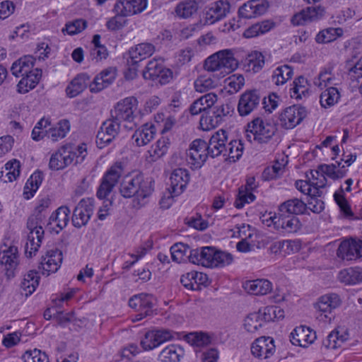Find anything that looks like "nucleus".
I'll return each mask as SVG.
<instances>
[{"label": "nucleus", "instance_id": "nucleus-1", "mask_svg": "<svg viewBox=\"0 0 362 362\" xmlns=\"http://www.w3.org/2000/svg\"><path fill=\"white\" fill-rule=\"evenodd\" d=\"M154 185L153 179L145 178L138 172H132L123 176L119 191L124 197H134L133 206L141 208L146 204L153 194Z\"/></svg>", "mask_w": 362, "mask_h": 362}, {"label": "nucleus", "instance_id": "nucleus-2", "mask_svg": "<svg viewBox=\"0 0 362 362\" xmlns=\"http://www.w3.org/2000/svg\"><path fill=\"white\" fill-rule=\"evenodd\" d=\"M233 255L227 252L206 246L192 250L189 254V262L208 268H221L230 264Z\"/></svg>", "mask_w": 362, "mask_h": 362}, {"label": "nucleus", "instance_id": "nucleus-3", "mask_svg": "<svg viewBox=\"0 0 362 362\" xmlns=\"http://www.w3.org/2000/svg\"><path fill=\"white\" fill-rule=\"evenodd\" d=\"M203 67L208 72H218L221 78L237 70L239 67V62L232 49H225L206 57Z\"/></svg>", "mask_w": 362, "mask_h": 362}, {"label": "nucleus", "instance_id": "nucleus-4", "mask_svg": "<svg viewBox=\"0 0 362 362\" xmlns=\"http://www.w3.org/2000/svg\"><path fill=\"white\" fill-rule=\"evenodd\" d=\"M70 130L71 124L66 119H60L55 124H52L49 118L42 117L34 127L31 137L36 141L47 137L55 142L65 138Z\"/></svg>", "mask_w": 362, "mask_h": 362}, {"label": "nucleus", "instance_id": "nucleus-5", "mask_svg": "<svg viewBox=\"0 0 362 362\" xmlns=\"http://www.w3.org/2000/svg\"><path fill=\"white\" fill-rule=\"evenodd\" d=\"M276 132L274 122L267 118L256 117L245 127V135L250 141L259 144L267 143Z\"/></svg>", "mask_w": 362, "mask_h": 362}, {"label": "nucleus", "instance_id": "nucleus-6", "mask_svg": "<svg viewBox=\"0 0 362 362\" xmlns=\"http://www.w3.org/2000/svg\"><path fill=\"white\" fill-rule=\"evenodd\" d=\"M308 109L301 105H292L281 110L278 120L284 129H293L299 125L308 116Z\"/></svg>", "mask_w": 362, "mask_h": 362}, {"label": "nucleus", "instance_id": "nucleus-7", "mask_svg": "<svg viewBox=\"0 0 362 362\" xmlns=\"http://www.w3.org/2000/svg\"><path fill=\"white\" fill-rule=\"evenodd\" d=\"M207 147V142L202 139H197L191 142L187 151L186 160L192 170H199L205 164L209 155Z\"/></svg>", "mask_w": 362, "mask_h": 362}, {"label": "nucleus", "instance_id": "nucleus-8", "mask_svg": "<svg viewBox=\"0 0 362 362\" xmlns=\"http://www.w3.org/2000/svg\"><path fill=\"white\" fill-rule=\"evenodd\" d=\"M306 180H297L296 187L303 194L309 197H320V189L326 185V180L322 175H319L318 170H310L306 173Z\"/></svg>", "mask_w": 362, "mask_h": 362}, {"label": "nucleus", "instance_id": "nucleus-9", "mask_svg": "<svg viewBox=\"0 0 362 362\" xmlns=\"http://www.w3.org/2000/svg\"><path fill=\"white\" fill-rule=\"evenodd\" d=\"M111 114L117 120L133 122L139 114L137 99L127 97L120 100L114 106Z\"/></svg>", "mask_w": 362, "mask_h": 362}, {"label": "nucleus", "instance_id": "nucleus-10", "mask_svg": "<svg viewBox=\"0 0 362 362\" xmlns=\"http://www.w3.org/2000/svg\"><path fill=\"white\" fill-rule=\"evenodd\" d=\"M76 290L72 288L67 292L61 293L56 295L52 298L54 308L57 309V314L53 317L57 320L58 325L62 327H66L73 320L74 315L72 312L64 313L61 309L64 308L65 305H68L69 301L74 297Z\"/></svg>", "mask_w": 362, "mask_h": 362}, {"label": "nucleus", "instance_id": "nucleus-11", "mask_svg": "<svg viewBox=\"0 0 362 362\" xmlns=\"http://www.w3.org/2000/svg\"><path fill=\"white\" fill-rule=\"evenodd\" d=\"M155 303L156 298L153 295L141 293L133 296L129 300V305L138 312L134 320L139 321L151 315Z\"/></svg>", "mask_w": 362, "mask_h": 362}, {"label": "nucleus", "instance_id": "nucleus-12", "mask_svg": "<svg viewBox=\"0 0 362 362\" xmlns=\"http://www.w3.org/2000/svg\"><path fill=\"white\" fill-rule=\"evenodd\" d=\"M63 260L62 252L58 249L47 250L40 258L38 270L46 276L57 272Z\"/></svg>", "mask_w": 362, "mask_h": 362}, {"label": "nucleus", "instance_id": "nucleus-13", "mask_svg": "<svg viewBox=\"0 0 362 362\" xmlns=\"http://www.w3.org/2000/svg\"><path fill=\"white\" fill-rule=\"evenodd\" d=\"M230 11V5L227 1L219 0L206 6L203 12L204 23L212 25L224 18Z\"/></svg>", "mask_w": 362, "mask_h": 362}, {"label": "nucleus", "instance_id": "nucleus-14", "mask_svg": "<svg viewBox=\"0 0 362 362\" xmlns=\"http://www.w3.org/2000/svg\"><path fill=\"white\" fill-rule=\"evenodd\" d=\"M123 175V168L120 163L113 165L106 173L98 190L99 199L106 198L112 192L118 179Z\"/></svg>", "mask_w": 362, "mask_h": 362}, {"label": "nucleus", "instance_id": "nucleus-15", "mask_svg": "<svg viewBox=\"0 0 362 362\" xmlns=\"http://www.w3.org/2000/svg\"><path fill=\"white\" fill-rule=\"evenodd\" d=\"M190 174L187 169L178 168L172 171L168 188L176 195H181L187 188Z\"/></svg>", "mask_w": 362, "mask_h": 362}, {"label": "nucleus", "instance_id": "nucleus-16", "mask_svg": "<svg viewBox=\"0 0 362 362\" xmlns=\"http://www.w3.org/2000/svg\"><path fill=\"white\" fill-rule=\"evenodd\" d=\"M148 5V0H118L114 5L113 12L127 16L144 11Z\"/></svg>", "mask_w": 362, "mask_h": 362}, {"label": "nucleus", "instance_id": "nucleus-17", "mask_svg": "<svg viewBox=\"0 0 362 362\" xmlns=\"http://www.w3.org/2000/svg\"><path fill=\"white\" fill-rule=\"evenodd\" d=\"M0 264L4 267L8 278L13 277L19 264L18 247L11 245L0 253Z\"/></svg>", "mask_w": 362, "mask_h": 362}, {"label": "nucleus", "instance_id": "nucleus-18", "mask_svg": "<svg viewBox=\"0 0 362 362\" xmlns=\"http://www.w3.org/2000/svg\"><path fill=\"white\" fill-rule=\"evenodd\" d=\"M158 127L152 121L139 127L132 135L133 143L139 147L148 144L156 136Z\"/></svg>", "mask_w": 362, "mask_h": 362}, {"label": "nucleus", "instance_id": "nucleus-19", "mask_svg": "<svg viewBox=\"0 0 362 362\" xmlns=\"http://www.w3.org/2000/svg\"><path fill=\"white\" fill-rule=\"evenodd\" d=\"M337 255L343 260L351 261L362 257V241L344 240L339 245Z\"/></svg>", "mask_w": 362, "mask_h": 362}, {"label": "nucleus", "instance_id": "nucleus-20", "mask_svg": "<svg viewBox=\"0 0 362 362\" xmlns=\"http://www.w3.org/2000/svg\"><path fill=\"white\" fill-rule=\"evenodd\" d=\"M72 156L73 153L68 146H62L52 153L49 160V168L54 171L64 170L72 164Z\"/></svg>", "mask_w": 362, "mask_h": 362}, {"label": "nucleus", "instance_id": "nucleus-21", "mask_svg": "<svg viewBox=\"0 0 362 362\" xmlns=\"http://www.w3.org/2000/svg\"><path fill=\"white\" fill-rule=\"evenodd\" d=\"M260 100L256 90H247L240 96L237 110L242 117L250 115L258 106Z\"/></svg>", "mask_w": 362, "mask_h": 362}, {"label": "nucleus", "instance_id": "nucleus-22", "mask_svg": "<svg viewBox=\"0 0 362 362\" xmlns=\"http://www.w3.org/2000/svg\"><path fill=\"white\" fill-rule=\"evenodd\" d=\"M119 124L115 120H107L103 123L96 136L97 146L102 148L111 142L118 134Z\"/></svg>", "mask_w": 362, "mask_h": 362}, {"label": "nucleus", "instance_id": "nucleus-23", "mask_svg": "<svg viewBox=\"0 0 362 362\" xmlns=\"http://www.w3.org/2000/svg\"><path fill=\"white\" fill-rule=\"evenodd\" d=\"M274 339L269 337H262L257 339L251 346L252 354L259 358H268L275 352Z\"/></svg>", "mask_w": 362, "mask_h": 362}, {"label": "nucleus", "instance_id": "nucleus-24", "mask_svg": "<svg viewBox=\"0 0 362 362\" xmlns=\"http://www.w3.org/2000/svg\"><path fill=\"white\" fill-rule=\"evenodd\" d=\"M262 223L265 226H298L299 219L296 216L289 215L284 217L283 214L279 212V216L276 213L269 211L265 212L260 217Z\"/></svg>", "mask_w": 362, "mask_h": 362}, {"label": "nucleus", "instance_id": "nucleus-25", "mask_svg": "<svg viewBox=\"0 0 362 362\" xmlns=\"http://www.w3.org/2000/svg\"><path fill=\"white\" fill-rule=\"evenodd\" d=\"M316 339V333L310 327L300 326L296 327L290 334V341L295 346L307 347Z\"/></svg>", "mask_w": 362, "mask_h": 362}, {"label": "nucleus", "instance_id": "nucleus-26", "mask_svg": "<svg viewBox=\"0 0 362 362\" xmlns=\"http://www.w3.org/2000/svg\"><path fill=\"white\" fill-rule=\"evenodd\" d=\"M311 88L312 85L307 78L303 76H297L290 84V96L296 100L307 98L311 93Z\"/></svg>", "mask_w": 362, "mask_h": 362}, {"label": "nucleus", "instance_id": "nucleus-27", "mask_svg": "<svg viewBox=\"0 0 362 362\" xmlns=\"http://www.w3.org/2000/svg\"><path fill=\"white\" fill-rule=\"evenodd\" d=\"M155 51L154 47L149 43H141L132 47L127 53V60L130 66L139 64L140 62L151 57Z\"/></svg>", "mask_w": 362, "mask_h": 362}, {"label": "nucleus", "instance_id": "nucleus-28", "mask_svg": "<svg viewBox=\"0 0 362 362\" xmlns=\"http://www.w3.org/2000/svg\"><path fill=\"white\" fill-rule=\"evenodd\" d=\"M43 238V228H33L31 229L24 245V253L26 257L31 258L36 255Z\"/></svg>", "mask_w": 362, "mask_h": 362}, {"label": "nucleus", "instance_id": "nucleus-29", "mask_svg": "<svg viewBox=\"0 0 362 362\" xmlns=\"http://www.w3.org/2000/svg\"><path fill=\"white\" fill-rule=\"evenodd\" d=\"M208 276L202 272L192 271L184 274L180 278V282L186 288L192 291H199L202 286L208 285Z\"/></svg>", "mask_w": 362, "mask_h": 362}, {"label": "nucleus", "instance_id": "nucleus-30", "mask_svg": "<svg viewBox=\"0 0 362 362\" xmlns=\"http://www.w3.org/2000/svg\"><path fill=\"white\" fill-rule=\"evenodd\" d=\"M227 141L228 133L226 130L221 129L215 132L207 143L209 155L213 158L219 156L226 150Z\"/></svg>", "mask_w": 362, "mask_h": 362}, {"label": "nucleus", "instance_id": "nucleus-31", "mask_svg": "<svg viewBox=\"0 0 362 362\" xmlns=\"http://www.w3.org/2000/svg\"><path fill=\"white\" fill-rule=\"evenodd\" d=\"M42 74V70L36 69L30 74L21 76V79L16 85V91L20 94H25L33 90L40 83Z\"/></svg>", "mask_w": 362, "mask_h": 362}, {"label": "nucleus", "instance_id": "nucleus-32", "mask_svg": "<svg viewBox=\"0 0 362 362\" xmlns=\"http://www.w3.org/2000/svg\"><path fill=\"white\" fill-rule=\"evenodd\" d=\"M170 146V138L166 136H161L147 151V159L151 162L159 160L167 154Z\"/></svg>", "mask_w": 362, "mask_h": 362}, {"label": "nucleus", "instance_id": "nucleus-33", "mask_svg": "<svg viewBox=\"0 0 362 362\" xmlns=\"http://www.w3.org/2000/svg\"><path fill=\"white\" fill-rule=\"evenodd\" d=\"M44 180L43 173L39 170H35L27 179L23 189V197L30 200L35 197Z\"/></svg>", "mask_w": 362, "mask_h": 362}, {"label": "nucleus", "instance_id": "nucleus-34", "mask_svg": "<svg viewBox=\"0 0 362 362\" xmlns=\"http://www.w3.org/2000/svg\"><path fill=\"white\" fill-rule=\"evenodd\" d=\"M193 85L196 92L205 93L218 87L220 78L214 74H202L197 77Z\"/></svg>", "mask_w": 362, "mask_h": 362}, {"label": "nucleus", "instance_id": "nucleus-35", "mask_svg": "<svg viewBox=\"0 0 362 362\" xmlns=\"http://www.w3.org/2000/svg\"><path fill=\"white\" fill-rule=\"evenodd\" d=\"M35 59L31 55H25L15 61L11 67V74L19 77L30 74L35 68Z\"/></svg>", "mask_w": 362, "mask_h": 362}, {"label": "nucleus", "instance_id": "nucleus-36", "mask_svg": "<svg viewBox=\"0 0 362 362\" xmlns=\"http://www.w3.org/2000/svg\"><path fill=\"white\" fill-rule=\"evenodd\" d=\"M341 303L340 296L337 293H330L320 296L315 303V308L322 313H330L340 306Z\"/></svg>", "mask_w": 362, "mask_h": 362}, {"label": "nucleus", "instance_id": "nucleus-37", "mask_svg": "<svg viewBox=\"0 0 362 362\" xmlns=\"http://www.w3.org/2000/svg\"><path fill=\"white\" fill-rule=\"evenodd\" d=\"M90 78L86 74H78L67 85L65 92L67 97L72 98L81 93L89 83Z\"/></svg>", "mask_w": 362, "mask_h": 362}, {"label": "nucleus", "instance_id": "nucleus-38", "mask_svg": "<svg viewBox=\"0 0 362 362\" xmlns=\"http://www.w3.org/2000/svg\"><path fill=\"white\" fill-rule=\"evenodd\" d=\"M316 151H320L325 159H335L340 153L337 136H327L326 139L316 147Z\"/></svg>", "mask_w": 362, "mask_h": 362}, {"label": "nucleus", "instance_id": "nucleus-39", "mask_svg": "<svg viewBox=\"0 0 362 362\" xmlns=\"http://www.w3.org/2000/svg\"><path fill=\"white\" fill-rule=\"evenodd\" d=\"M264 57L262 52L252 51L243 60V69L247 72L257 73L264 65Z\"/></svg>", "mask_w": 362, "mask_h": 362}, {"label": "nucleus", "instance_id": "nucleus-40", "mask_svg": "<svg viewBox=\"0 0 362 362\" xmlns=\"http://www.w3.org/2000/svg\"><path fill=\"white\" fill-rule=\"evenodd\" d=\"M244 289L252 295H266L272 290V284L267 279L247 281L243 284Z\"/></svg>", "mask_w": 362, "mask_h": 362}, {"label": "nucleus", "instance_id": "nucleus-41", "mask_svg": "<svg viewBox=\"0 0 362 362\" xmlns=\"http://www.w3.org/2000/svg\"><path fill=\"white\" fill-rule=\"evenodd\" d=\"M317 170L319 171V175H322L327 181V177L333 180L344 177L348 169L344 165H341V163L337 162L331 165H322Z\"/></svg>", "mask_w": 362, "mask_h": 362}, {"label": "nucleus", "instance_id": "nucleus-42", "mask_svg": "<svg viewBox=\"0 0 362 362\" xmlns=\"http://www.w3.org/2000/svg\"><path fill=\"white\" fill-rule=\"evenodd\" d=\"M90 199H82L75 211V218L73 219L74 226H85L90 218Z\"/></svg>", "mask_w": 362, "mask_h": 362}, {"label": "nucleus", "instance_id": "nucleus-43", "mask_svg": "<svg viewBox=\"0 0 362 362\" xmlns=\"http://www.w3.org/2000/svg\"><path fill=\"white\" fill-rule=\"evenodd\" d=\"M338 280L346 285H355L362 283V267H352L341 270L338 274Z\"/></svg>", "mask_w": 362, "mask_h": 362}, {"label": "nucleus", "instance_id": "nucleus-44", "mask_svg": "<svg viewBox=\"0 0 362 362\" xmlns=\"http://www.w3.org/2000/svg\"><path fill=\"white\" fill-rule=\"evenodd\" d=\"M21 164L20 160L13 158L4 165V170L1 172V180L4 183L12 182L18 180L21 175Z\"/></svg>", "mask_w": 362, "mask_h": 362}, {"label": "nucleus", "instance_id": "nucleus-45", "mask_svg": "<svg viewBox=\"0 0 362 362\" xmlns=\"http://www.w3.org/2000/svg\"><path fill=\"white\" fill-rule=\"evenodd\" d=\"M294 71L292 67L283 64L276 66L272 71L271 80L277 86L285 85L293 76Z\"/></svg>", "mask_w": 362, "mask_h": 362}, {"label": "nucleus", "instance_id": "nucleus-46", "mask_svg": "<svg viewBox=\"0 0 362 362\" xmlns=\"http://www.w3.org/2000/svg\"><path fill=\"white\" fill-rule=\"evenodd\" d=\"M71 211L67 206H62L50 215L47 225L50 226H67L71 221Z\"/></svg>", "mask_w": 362, "mask_h": 362}, {"label": "nucleus", "instance_id": "nucleus-47", "mask_svg": "<svg viewBox=\"0 0 362 362\" xmlns=\"http://www.w3.org/2000/svg\"><path fill=\"white\" fill-rule=\"evenodd\" d=\"M185 351L179 345L170 344L166 346L159 354L160 362H179L184 356Z\"/></svg>", "mask_w": 362, "mask_h": 362}, {"label": "nucleus", "instance_id": "nucleus-48", "mask_svg": "<svg viewBox=\"0 0 362 362\" xmlns=\"http://www.w3.org/2000/svg\"><path fill=\"white\" fill-rule=\"evenodd\" d=\"M306 205L300 200L294 199L282 204L279 207V212L285 216H295L304 212Z\"/></svg>", "mask_w": 362, "mask_h": 362}, {"label": "nucleus", "instance_id": "nucleus-49", "mask_svg": "<svg viewBox=\"0 0 362 362\" xmlns=\"http://www.w3.org/2000/svg\"><path fill=\"white\" fill-rule=\"evenodd\" d=\"M274 27V23L269 21H264L246 28L243 33V37L245 38H252L264 35L271 30Z\"/></svg>", "mask_w": 362, "mask_h": 362}, {"label": "nucleus", "instance_id": "nucleus-50", "mask_svg": "<svg viewBox=\"0 0 362 362\" xmlns=\"http://www.w3.org/2000/svg\"><path fill=\"white\" fill-rule=\"evenodd\" d=\"M344 34V30L341 28H327L318 32L315 36V41L319 44H326L332 42Z\"/></svg>", "mask_w": 362, "mask_h": 362}, {"label": "nucleus", "instance_id": "nucleus-51", "mask_svg": "<svg viewBox=\"0 0 362 362\" xmlns=\"http://www.w3.org/2000/svg\"><path fill=\"white\" fill-rule=\"evenodd\" d=\"M341 95L335 87H327L321 93L320 103L322 107L329 108L335 105L340 99Z\"/></svg>", "mask_w": 362, "mask_h": 362}, {"label": "nucleus", "instance_id": "nucleus-52", "mask_svg": "<svg viewBox=\"0 0 362 362\" xmlns=\"http://www.w3.org/2000/svg\"><path fill=\"white\" fill-rule=\"evenodd\" d=\"M244 85L245 78L242 74H233L224 80L222 90L228 94H235L240 90Z\"/></svg>", "mask_w": 362, "mask_h": 362}, {"label": "nucleus", "instance_id": "nucleus-53", "mask_svg": "<svg viewBox=\"0 0 362 362\" xmlns=\"http://www.w3.org/2000/svg\"><path fill=\"white\" fill-rule=\"evenodd\" d=\"M192 250L187 245L181 243H175L170 247V254L173 261L176 263L189 261V254Z\"/></svg>", "mask_w": 362, "mask_h": 362}, {"label": "nucleus", "instance_id": "nucleus-54", "mask_svg": "<svg viewBox=\"0 0 362 362\" xmlns=\"http://www.w3.org/2000/svg\"><path fill=\"white\" fill-rule=\"evenodd\" d=\"M198 4L194 0H186L180 2L175 8V12L180 18H187L197 13Z\"/></svg>", "mask_w": 362, "mask_h": 362}, {"label": "nucleus", "instance_id": "nucleus-55", "mask_svg": "<svg viewBox=\"0 0 362 362\" xmlns=\"http://www.w3.org/2000/svg\"><path fill=\"white\" fill-rule=\"evenodd\" d=\"M116 77V72L114 69H108L103 71L97 75L94 80V85L95 90L99 91L108 85H110L115 80Z\"/></svg>", "mask_w": 362, "mask_h": 362}, {"label": "nucleus", "instance_id": "nucleus-56", "mask_svg": "<svg viewBox=\"0 0 362 362\" xmlns=\"http://www.w3.org/2000/svg\"><path fill=\"white\" fill-rule=\"evenodd\" d=\"M265 322L260 312L253 313L247 316L245 320L244 326L248 332L253 333L261 328Z\"/></svg>", "mask_w": 362, "mask_h": 362}, {"label": "nucleus", "instance_id": "nucleus-57", "mask_svg": "<svg viewBox=\"0 0 362 362\" xmlns=\"http://www.w3.org/2000/svg\"><path fill=\"white\" fill-rule=\"evenodd\" d=\"M243 151L244 144L243 141L232 140L228 144L227 160L231 163L236 162L242 157Z\"/></svg>", "mask_w": 362, "mask_h": 362}, {"label": "nucleus", "instance_id": "nucleus-58", "mask_svg": "<svg viewBox=\"0 0 362 362\" xmlns=\"http://www.w3.org/2000/svg\"><path fill=\"white\" fill-rule=\"evenodd\" d=\"M256 199L254 192L249 191L245 187H240L236 196L234 206L240 209L243 208L246 204L253 202Z\"/></svg>", "mask_w": 362, "mask_h": 362}, {"label": "nucleus", "instance_id": "nucleus-59", "mask_svg": "<svg viewBox=\"0 0 362 362\" xmlns=\"http://www.w3.org/2000/svg\"><path fill=\"white\" fill-rule=\"evenodd\" d=\"M160 129L161 134H164L170 131L175 123V119L171 116H165L163 113H158L155 115L152 121Z\"/></svg>", "mask_w": 362, "mask_h": 362}, {"label": "nucleus", "instance_id": "nucleus-60", "mask_svg": "<svg viewBox=\"0 0 362 362\" xmlns=\"http://www.w3.org/2000/svg\"><path fill=\"white\" fill-rule=\"evenodd\" d=\"M282 103V98L280 94L276 92H271L263 98L262 104L264 110L272 113Z\"/></svg>", "mask_w": 362, "mask_h": 362}, {"label": "nucleus", "instance_id": "nucleus-61", "mask_svg": "<svg viewBox=\"0 0 362 362\" xmlns=\"http://www.w3.org/2000/svg\"><path fill=\"white\" fill-rule=\"evenodd\" d=\"M87 27V23L83 19H76L67 22L62 29L64 35H74L82 32Z\"/></svg>", "mask_w": 362, "mask_h": 362}, {"label": "nucleus", "instance_id": "nucleus-62", "mask_svg": "<svg viewBox=\"0 0 362 362\" xmlns=\"http://www.w3.org/2000/svg\"><path fill=\"white\" fill-rule=\"evenodd\" d=\"M221 124L211 112H207L203 114L200 118L199 126L203 131H210Z\"/></svg>", "mask_w": 362, "mask_h": 362}, {"label": "nucleus", "instance_id": "nucleus-63", "mask_svg": "<svg viewBox=\"0 0 362 362\" xmlns=\"http://www.w3.org/2000/svg\"><path fill=\"white\" fill-rule=\"evenodd\" d=\"M184 223L187 226H207L213 224L209 219H204L202 214L197 211H192L184 219Z\"/></svg>", "mask_w": 362, "mask_h": 362}, {"label": "nucleus", "instance_id": "nucleus-64", "mask_svg": "<svg viewBox=\"0 0 362 362\" xmlns=\"http://www.w3.org/2000/svg\"><path fill=\"white\" fill-rule=\"evenodd\" d=\"M22 359L24 362H49L48 356L37 349L25 351Z\"/></svg>", "mask_w": 362, "mask_h": 362}]
</instances>
